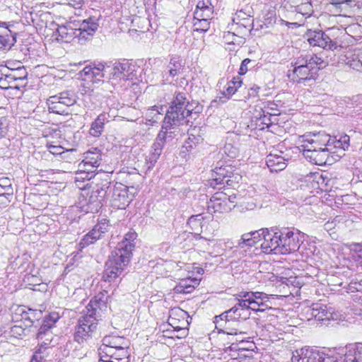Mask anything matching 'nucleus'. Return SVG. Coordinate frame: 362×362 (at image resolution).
Listing matches in <instances>:
<instances>
[{
  "label": "nucleus",
  "mask_w": 362,
  "mask_h": 362,
  "mask_svg": "<svg viewBox=\"0 0 362 362\" xmlns=\"http://www.w3.org/2000/svg\"><path fill=\"white\" fill-rule=\"evenodd\" d=\"M332 62V58L326 54V52L301 54L291 64L293 67L292 73H288V76L298 83L314 80L318 71L325 68Z\"/></svg>",
  "instance_id": "f257e3e1"
},
{
  "label": "nucleus",
  "mask_w": 362,
  "mask_h": 362,
  "mask_svg": "<svg viewBox=\"0 0 362 362\" xmlns=\"http://www.w3.org/2000/svg\"><path fill=\"white\" fill-rule=\"evenodd\" d=\"M86 308V313L78 319L74 337V341L79 344L92 337L98 321L107 309V303L103 296L98 295L90 300Z\"/></svg>",
  "instance_id": "f03ea898"
},
{
  "label": "nucleus",
  "mask_w": 362,
  "mask_h": 362,
  "mask_svg": "<svg viewBox=\"0 0 362 362\" xmlns=\"http://www.w3.org/2000/svg\"><path fill=\"white\" fill-rule=\"evenodd\" d=\"M187 95L186 92L175 93L163 119L162 130L175 134L177 127L189 124L188 117H192L194 106L193 103L189 102Z\"/></svg>",
  "instance_id": "7ed1b4c3"
},
{
  "label": "nucleus",
  "mask_w": 362,
  "mask_h": 362,
  "mask_svg": "<svg viewBox=\"0 0 362 362\" xmlns=\"http://www.w3.org/2000/svg\"><path fill=\"white\" fill-rule=\"evenodd\" d=\"M130 260L127 256L112 251L105 263V269L103 274L104 281L115 284L119 282L122 279L121 276Z\"/></svg>",
  "instance_id": "20e7f679"
},
{
  "label": "nucleus",
  "mask_w": 362,
  "mask_h": 362,
  "mask_svg": "<svg viewBox=\"0 0 362 362\" xmlns=\"http://www.w3.org/2000/svg\"><path fill=\"white\" fill-rule=\"evenodd\" d=\"M106 69L107 79L114 86L122 81L132 80L134 76V66L127 59L114 63L107 62Z\"/></svg>",
  "instance_id": "39448f33"
},
{
  "label": "nucleus",
  "mask_w": 362,
  "mask_h": 362,
  "mask_svg": "<svg viewBox=\"0 0 362 362\" xmlns=\"http://www.w3.org/2000/svg\"><path fill=\"white\" fill-rule=\"evenodd\" d=\"M76 103V97L74 92L66 90L57 95L50 96L47 100L48 110L50 112L68 115L70 114V107Z\"/></svg>",
  "instance_id": "423d86ee"
},
{
  "label": "nucleus",
  "mask_w": 362,
  "mask_h": 362,
  "mask_svg": "<svg viewBox=\"0 0 362 362\" xmlns=\"http://www.w3.org/2000/svg\"><path fill=\"white\" fill-rule=\"evenodd\" d=\"M175 136L172 132H165L160 129L158 134L153 144L151 146V151L145 159L144 170L145 173H148L153 168L158 160L159 159L165 144L171 141Z\"/></svg>",
  "instance_id": "0eeeda50"
},
{
  "label": "nucleus",
  "mask_w": 362,
  "mask_h": 362,
  "mask_svg": "<svg viewBox=\"0 0 362 362\" xmlns=\"http://www.w3.org/2000/svg\"><path fill=\"white\" fill-rule=\"evenodd\" d=\"M305 37L310 46H317L326 49V54L332 59L331 54H328V53L332 54L331 51L335 49L337 45L325 32L321 30H308ZM332 55L334 57L333 53Z\"/></svg>",
  "instance_id": "6e6552de"
},
{
  "label": "nucleus",
  "mask_w": 362,
  "mask_h": 362,
  "mask_svg": "<svg viewBox=\"0 0 362 362\" xmlns=\"http://www.w3.org/2000/svg\"><path fill=\"white\" fill-rule=\"evenodd\" d=\"M281 242L279 251L281 255L290 254L297 251L300 245V233L294 228L281 229Z\"/></svg>",
  "instance_id": "1a4fd4ad"
},
{
  "label": "nucleus",
  "mask_w": 362,
  "mask_h": 362,
  "mask_svg": "<svg viewBox=\"0 0 362 362\" xmlns=\"http://www.w3.org/2000/svg\"><path fill=\"white\" fill-rule=\"evenodd\" d=\"M329 135L324 133L318 134H309L300 136V141L302 144L300 146V150L308 149L311 146V148L315 150H332L328 147Z\"/></svg>",
  "instance_id": "9d476101"
},
{
  "label": "nucleus",
  "mask_w": 362,
  "mask_h": 362,
  "mask_svg": "<svg viewBox=\"0 0 362 362\" xmlns=\"http://www.w3.org/2000/svg\"><path fill=\"white\" fill-rule=\"evenodd\" d=\"M208 211L211 213H228L233 209V201H230L227 193L217 192L208 202Z\"/></svg>",
  "instance_id": "9b49d317"
},
{
  "label": "nucleus",
  "mask_w": 362,
  "mask_h": 362,
  "mask_svg": "<svg viewBox=\"0 0 362 362\" xmlns=\"http://www.w3.org/2000/svg\"><path fill=\"white\" fill-rule=\"evenodd\" d=\"M98 21V19L95 17L76 21L79 43H84L95 34L99 26Z\"/></svg>",
  "instance_id": "f8f14e48"
},
{
  "label": "nucleus",
  "mask_w": 362,
  "mask_h": 362,
  "mask_svg": "<svg viewBox=\"0 0 362 362\" xmlns=\"http://www.w3.org/2000/svg\"><path fill=\"white\" fill-rule=\"evenodd\" d=\"M107 194L106 188L103 186L93 190L86 204L81 208L86 213H96L102 207Z\"/></svg>",
  "instance_id": "ddd939ff"
},
{
  "label": "nucleus",
  "mask_w": 362,
  "mask_h": 362,
  "mask_svg": "<svg viewBox=\"0 0 362 362\" xmlns=\"http://www.w3.org/2000/svg\"><path fill=\"white\" fill-rule=\"evenodd\" d=\"M281 230L267 228L266 235H264V241L261 243V248L265 253L280 254L279 248L281 242Z\"/></svg>",
  "instance_id": "4468645a"
},
{
  "label": "nucleus",
  "mask_w": 362,
  "mask_h": 362,
  "mask_svg": "<svg viewBox=\"0 0 362 362\" xmlns=\"http://www.w3.org/2000/svg\"><path fill=\"white\" fill-rule=\"evenodd\" d=\"M308 314L321 322L337 320L338 317L337 313L334 312L332 308L321 303L313 304L308 310Z\"/></svg>",
  "instance_id": "2eb2a0df"
},
{
  "label": "nucleus",
  "mask_w": 362,
  "mask_h": 362,
  "mask_svg": "<svg viewBox=\"0 0 362 362\" xmlns=\"http://www.w3.org/2000/svg\"><path fill=\"white\" fill-rule=\"evenodd\" d=\"M310 148L300 150L302 151L305 158L313 164L322 165L327 163L329 153L332 150H315V148H311L312 146H309Z\"/></svg>",
  "instance_id": "dca6fc26"
},
{
  "label": "nucleus",
  "mask_w": 362,
  "mask_h": 362,
  "mask_svg": "<svg viewBox=\"0 0 362 362\" xmlns=\"http://www.w3.org/2000/svg\"><path fill=\"white\" fill-rule=\"evenodd\" d=\"M136 237L137 234L135 232H128L125 234L123 240L118 243L113 251L117 252V254L127 256L131 259L132 251L135 247L134 240Z\"/></svg>",
  "instance_id": "f3484780"
},
{
  "label": "nucleus",
  "mask_w": 362,
  "mask_h": 362,
  "mask_svg": "<svg viewBox=\"0 0 362 362\" xmlns=\"http://www.w3.org/2000/svg\"><path fill=\"white\" fill-rule=\"evenodd\" d=\"M129 346H122L119 349H112V348L101 349L99 354L102 357L110 358L117 362H128L129 353L128 351Z\"/></svg>",
  "instance_id": "a211bd4d"
},
{
  "label": "nucleus",
  "mask_w": 362,
  "mask_h": 362,
  "mask_svg": "<svg viewBox=\"0 0 362 362\" xmlns=\"http://www.w3.org/2000/svg\"><path fill=\"white\" fill-rule=\"evenodd\" d=\"M279 153H270L266 158V164L271 172L281 171L287 166L288 158L282 155V151Z\"/></svg>",
  "instance_id": "6ab92c4d"
},
{
  "label": "nucleus",
  "mask_w": 362,
  "mask_h": 362,
  "mask_svg": "<svg viewBox=\"0 0 362 362\" xmlns=\"http://www.w3.org/2000/svg\"><path fill=\"white\" fill-rule=\"evenodd\" d=\"M101 151L95 148L89 150L84 153V158L79 164V168L86 169V166H90L92 168H97L101 163Z\"/></svg>",
  "instance_id": "aec40b11"
},
{
  "label": "nucleus",
  "mask_w": 362,
  "mask_h": 362,
  "mask_svg": "<svg viewBox=\"0 0 362 362\" xmlns=\"http://www.w3.org/2000/svg\"><path fill=\"white\" fill-rule=\"evenodd\" d=\"M57 32L61 40L69 42L74 38L78 39L76 21H69L64 25H57Z\"/></svg>",
  "instance_id": "412c9836"
},
{
  "label": "nucleus",
  "mask_w": 362,
  "mask_h": 362,
  "mask_svg": "<svg viewBox=\"0 0 362 362\" xmlns=\"http://www.w3.org/2000/svg\"><path fill=\"white\" fill-rule=\"evenodd\" d=\"M16 42V37L6 26V23L0 22V49L9 50Z\"/></svg>",
  "instance_id": "4be33fe9"
},
{
  "label": "nucleus",
  "mask_w": 362,
  "mask_h": 362,
  "mask_svg": "<svg viewBox=\"0 0 362 362\" xmlns=\"http://www.w3.org/2000/svg\"><path fill=\"white\" fill-rule=\"evenodd\" d=\"M216 0H199L197 4L194 15L197 18H212Z\"/></svg>",
  "instance_id": "5701e85b"
},
{
  "label": "nucleus",
  "mask_w": 362,
  "mask_h": 362,
  "mask_svg": "<svg viewBox=\"0 0 362 362\" xmlns=\"http://www.w3.org/2000/svg\"><path fill=\"white\" fill-rule=\"evenodd\" d=\"M122 346H129L128 339L120 336H106L103 339V344L99 349L112 348V349H119Z\"/></svg>",
  "instance_id": "b1692460"
},
{
  "label": "nucleus",
  "mask_w": 362,
  "mask_h": 362,
  "mask_svg": "<svg viewBox=\"0 0 362 362\" xmlns=\"http://www.w3.org/2000/svg\"><path fill=\"white\" fill-rule=\"evenodd\" d=\"M359 345H361V342L350 345L348 351L344 356L339 357V362H362Z\"/></svg>",
  "instance_id": "393cba45"
},
{
  "label": "nucleus",
  "mask_w": 362,
  "mask_h": 362,
  "mask_svg": "<svg viewBox=\"0 0 362 362\" xmlns=\"http://www.w3.org/2000/svg\"><path fill=\"white\" fill-rule=\"evenodd\" d=\"M227 173L228 170H226L225 168L216 167L211 175L212 179L211 180L210 185L213 187L224 184L230 185L229 182H230V180L228 178Z\"/></svg>",
  "instance_id": "a878e982"
},
{
  "label": "nucleus",
  "mask_w": 362,
  "mask_h": 362,
  "mask_svg": "<svg viewBox=\"0 0 362 362\" xmlns=\"http://www.w3.org/2000/svg\"><path fill=\"white\" fill-rule=\"evenodd\" d=\"M199 281L197 279L186 278L181 279L173 290L176 293H190L195 287L199 285Z\"/></svg>",
  "instance_id": "bb28decb"
},
{
  "label": "nucleus",
  "mask_w": 362,
  "mask_h": 362,
  "mask_svg": "<svg viewBox=\"0 0 362 362\" xmlns=\"http://www.w3.org/2000/svg\"><path fill=\"white\" fill-rule=\"evenodd\" d=\"M350 137L346 134H340L335 136H330L329 139L328 147L332 148L341 149L346 151L349 147Z\"/></svg>",
  "instance_id": "cd10ccee"
},
{
  "label": "nucleus",
  "mask_w": 362,
  "mask_h": 362,
  "mask_svg": "<svg viewBox=\"0 0 362 362\" xmlns=\"http://www.w3.org/2000/svg\"><path fill=\"white\" fill-rule=\"evenodd\" d=\"M227 315L228 313L226 310L218 316L215 317L214 323L216 324V327H221V331L223 333H226L227 334H237L238 329L235 328H231L228 325Z\"/></svg>",
  "instance_id": "c85d7f7f"
},
{
  "label": "nucleus",
  "mask_w": 362,
  "mask_h": 362,
  "mask_svg": "<svg viewBox=\"0 0 362 362\" xmlns=\"http://www.w3.org/2000/svg\"><path fill=\"white\" fill-rule=\"evenodd\" d=\"M107 121V115L103 112L92 122L89 134L95 137H99L104 131L105 122Z\"/></svg>",
  "instance_id": "c756f323"
},
{
  "label": "nucleus",
  "mask_w": 362,
  "mask_h": 362,
  "mask_svg": "<svg viewBox=\"0 0 362 362\" xmlns=\"http://www.w3.org/2000/svg\"><path fill=\"white\" fill-rule=\"evenodd\" d=\"M182 66L183 65L180 57L178 56L173 57L170 59L166 69L163 71V76L168 74L169 76L174 78L180 74Z\"/></svg>",
  "instance_id": "7c9ffc66"
},
{
  "label": "nucleus",
  "mask_w": 362,
  "mask_h": 362,
  "mask_svg": "<svg viewBox=\"0 0 362 362\" xmlns=\"http://www.w3.org/2000/svg\"><path fill=\"white\" fill-rule=\"evenodd\" d=\"M249 33H241L228 31L223 34L224 42L228 45L241 46L245 42V37Z\"/></svg>",
  "instance_id": "2f4dec72"
},
{
  "label": "nucleus",
  "mask_w": 362,
  "mask_h": 362,
  "mask_svg": "<svg viewBox=\"0 0 362 362\" xmlns=\"http://www.w3.org/2000/svg\"><path fill=\"white\" fill-rule=\"evenodd\" d=\"M107 62H100L97 64H94L93 66V74L91 76V81L97 83L100 81L101 78H105L107 79Z\"/></svg>",
  "instance_id": "473e14b6"
},
{
  "label": "nucleus",
  "mask_w": 362,
  "mask_h": 362,
  "mask_svg": "<svg viewBox=\"0 0 362 362\" xmlns=\"http://www.w3.org/2000/svg\"><path fill=\"white\" fill-rule=\"evenodd\" d=\"M247 294L250 296V300H254V302H256L260 307L265 308H270V300L268 294L258 291H247Z\"/></svg>",
  "instance_id": "72a5a7b5"
},
{
  "label": "nucleus",
  "mask_w": 362,
  "mask_h": 362,
  "mask_svg": "<svg viewBox=\"0 0 362 362\" xmlns=\"http://www.w3.org/2000/svg\"><path fill=\"white\" fill-rule=\"evenodd\" d=\"M163 112V107L153 106L148 109L146 113V125L153 126L157 124L160 119V115Z\"/></svg>",
  "instance_id": "f704fd0d"
},
{
  "label": "nucleus",
  "mask_w": 362,
  "mask_h": 362,
  "mask_svg": "<svg viewBox=\"0 0 362 362\" xmlns=\"http://www.w3.org/2000/svg\"><path fill=\"white\" fill-rule=\"evenodd\" d=\"M60 316L57 313H51L45 317L43 322L39 329L38 334H45V332L52 328L59 320Z\"/></svg>",
  "instance_id": "c9c22d12"
},
{
  "label": "nucleus",
  "mask_w": 362,
  "mask_h": 362,
  "mask_svg": "<svg viewBox=\"0 0 362 362\" xmlns=\"http://www.w3.org/2000/svg\"><path fill=\"white\" fill-rule=\"evenodd\" d=\"M211 18H197V16L194 15V23H193V30L194 32L199 33H205L210 28V22Z\"/></svg>",
  "instance_id": "e433bc0d"
},
{
  "label": "nucleus",
  "mask_w": 362,
  "mask_h": 362,
  "mask_svg": "<svg viewBox=\"0 0 362 362\" xmlns=\"http://www.w3.org/2000/svg\"><path fill=\"white\" fill-rule=\"evenodd\" d=\"M100 238H101V236L93 228L83 236L79 243V245L81 248L86 247L91 244H93Z\"/></svg>",
  "instance_id": "4c0bfd02"
},
{
  "label": "nucleus",
  "mask_w": 362,
  "mask_h": 362,
  "mask_svg": "<svg viewBox=\"0 0 362 362\" xmlns=\"http://www.w3.org/2000/svg\"><path fill=\"white\" fill-rule=\"evenodd\" d=\"M235 300L237 303L235 304L244 310H248L250 311V303L251 302L250 296L247 294V291H241L235 295Z\"/></svg>",
  "instance_id": "58836bf2"
},
{
  "label": "nucleus",
  "mask_w": 362,
  "mask_h": 362,
  "mask_svg": "<svg viewBox=\"0 0 362 362\" xmlns=\"http://www.w3.org/2000/svg\"><path fill=\"white\" fill-rule=\"evenodd\" d=\"M4 71L0 76V88L5 90L12 88L14 78L10 72L6 71V68H4Z\"/></svg>",
  "instance_id": "ea45409f"
},
{
  "label": "nucleus",
  "mask_w": 362,
  "mask_h": 362,
  "mask_svg": "<svg viewBox=\"0 0 362 362\" xmlns=\"http://www.w3.org/2000/svg\"><path fill=\"white\" fill-rule=\"evenodd\" d=\"M13 194V189L8 186L4 188L0 187V207H6L11 202Z\"/></svg>",
  "instance_id": "a19ab883"
},
{
  "label": "nucleus",
  "mask_w": 362,
  "mask_h": 362,
  "mask_svg": "<svg viewBox=\"0 0 362 362\" xmlns=\"http://www.w3.org/2000/svg\"><path fill=\"white\" fill-rule=\"evenodd\" d=\"M252 235L250 233H244L238 240L236 247L240 249H245L254 247L255 245L254 240L250 238Z\"/></svg>",
  "instance_id": "79ce46f5"
},
{
  "label": "nucleus",
  "mask_w": 362,
  "mask_h": 362,
  "mask_svg": "<svg viewBox=\"0 0 362 362\" xmlns=\"http://www.w3.org/2000/svg\"><path fill=\"white\" fill-rule=\"evenodd\" d=\"M297 13L300 14L303 17L307 18L311 16L313 13V6L309 0L301 3L297 6V8L294 10Z\"/></svg>",
  "instance_id": "37998d69"
},
{
  "label": "nucleus",
  "mask_w": 362,
  "mask_h": 362,
  "mask_svg": "<svg viewBox=\"0 0 362 362\" xmlns=\"http://www.w3.org/2000/svg\"><path fill=\"white\" fill-rule=\"evenodd\" d=\"M321 352L315 350H306L303 352L302 362H320Z\"/></svg>",
  "instance_id": "c03bdc74"
},
{
  "label": "nucleus",
  "mask_w": 362,
  "mask_h": 362,
  "mask_svg": "<svg viewBox=\"0 0 362 362\" xmlns=\"http://www.w3.org/2000/svg\"><path fill=\"white\" fill-rule=\"evenodd\" d=\"M6 71L11 74L14 80H27L28 72L24 66L18 67L16 69H8L7 67H6Z\"/></svg>",
  "instance_id": "a18cd8bd"
},
{
  "label": "nucleus",
  "mask_w": 362,
  "mask_h": 362,
  "mask_svg": "<svg viewBox=\"0 0 362 362\" xmlns=\"http://www.w3.org/2000/svg\"><path fill=\"white\" fill-rule=\"evenodd\" d=\"M265 111L261 109V112L259 113L257 116H255L256 118V126L259 127V129H262L264 128V125L267 127L271 123L269 116H267L264 114Z\"/></svg>",
  "instance_id": "49530a36"
},
{
  "label": "nucleus",
  "mask_w": 362,
  "mask_h": 362,
  "mask_svg": "<svg viewBox=\"0 0 362 362\" xmlns=\"http://www.w3.org/2000/svg\"><path fill=\"white\" fill-rule=\"evenodd\" d=\"M348 292H361L362 293V277L356 276L348 284L347 287Z\"/></svg>",
  "instance_id": "de8ad7c7"
},
{
  "label": "nucleus",
  "mask_w": 362,
  "mask_h": 362,
  "mask_svg": "<svg viewBox=\"0 0 362 362\" xmlns=\"http://www.w3.org/2000/svg\"><path fill=\"white\" fill-rule=\"evenodd\" d=\"M110 226L109 220L102 218L93 228L102 237L103 234L108 231Z\"/></svg>",
  "instance_id": "09e8293b"
},
{
  "label": "nucleus",
  "mask_w": 362,
  "mask_h": 362,
  "mask_svg": "<svg viewBox=\"0 0 362 362\" xmlns=\"http://www.w3.org/2000/svg\"><path fill=\"white\" fill-rule=\"evenodd\" d=\"M197 131L196 128L194 127L192 129H190L188 131L189 137L187 141L185 142V145L184 147L186 148L187 151H189V148H193V144H195L196 143H199V141L202 139L200 136H196L194 135V132Z\"/></svg>",
  "instance_id": "8fccbe9b"
},
{
  "label": "nucleus",
  "mask_w": 362,
  "mask_h": 362,
  "mask_svg": "<svg viewBox=\"0 0 362 362\" xmlns=\"http://www.w3.org/2000/svg\"><path fill=\"white\" fill-rule=\"evenodd\" d=\"M9 125L8 117L0 115V139L5 138L8 134Z\"/></svg>",
  "instance_id": "3c124183"
},
{
  "label": "nucleus",
  "mask_w": 362,
  "mask_h": 362,
  "mask_svg": "<svg viewBox=\"0 0 362 362\" xmlns=\"http://www.w3.org/2000/svg\"><path fill=\"white\" fill-rule=\"evenodd\" d=\"M78 345H76L74 348V349L72 351L71 356L74 358H76L78 359L83 358L84 356H86L88 349L87 346H84L83 344H79L77 343Z\"/></svg>",
  "instance_id": "603ef678"
},
{
  "label": "nucleus",
  "mask_w": 362,
  "mask_h": 362,
  "mask_svg": "<svg viewBox=\"0 0 362 362\" xmlns=\"http://www.w3.org/2000/svg\"><path fill=\"white\" fill-rule=\"evenodd\" d=\"M347 64H349L353 69L362 72V53L358 54L357 57L349 59L347 62Z\"/></svg>",
  "instance_id": "864d4df0"
},
{
  "label": "nucleus",
  "mask_w": 362,
  "mask_h": 362,
  "mask_svg": "<svg viewBox=\"0 0 362 362\" xmlns=\"http://www.w3.org/2000/svg\"><path fill=\"white\" fill-rule=\"evenodd\" d=\"M204 220L202 214H199L197 215L191 216L187 221V224L192 228H197L201 226L202 222Z\"/></svg>",
  "instance_id": "5fc2aeb1"
},
{
  "label": "nucleus",
  "mask_w": 362,
  "mask_h": 362,
  "mask_svg": "<svg viewBox=\"0 0 362 362\" xmlns=\"http://www.w3.org/2000/svg\"><path fill=\"white\" fill-rule=\"evenodd\" d=\"M267 230V228H265L250 232V235H252L250 238H252V239L254 240L255 245L261 240H262V242L264 241V235H266Z\"/></svg>",
  "instance_id": "6e6d98bb"
},
{
  "label": "nucleus",
  "mask_w": 362,
  "mask_h": 362,
  "mask_svg": "<svg viewBox=\"0 0 362 362\" xmlns=\"http://www.w3.org/2000/svg\"><path fill=\"white\" fill-rule=\"evenodd\" d=\"M223 151L231 158H235L238 155V148L233 146L231 144H226L223 147Z\"/></svg>",
  "instance_id": "4d7b16f0"
},
{
  "label": "nucleus",
  "mask_w": 362,
  "mask_h": 362,
  "mask_svg": "<svg viewBox=\"0 0 362 362\" xmlns=\"http://www.w3.org/2000/svg\"><path fill=\"white\" fill-rule=\"evenodd\" d=\"M237 91V87L232 85V83L228 82L226 85V90L222 93L224 95L225 100H221L222 103L228 100L229 98Z\"/></svg>",
  "instance_id": "13d9d810"
},
{
  "label": "nucleus",
  "mask_w": 362,
  "mask_h": 362,
  "mask_svg": "<svg viewBox=\"0 0 362 362\" xmlns=\"http://www.w3.org/2000/svg\"><path fill=\"white\" fill-rule=\"evenodd\" d=\"M113 197L114 200H117V199L119 200L123 199L126 200L127 198V190L126 188L122 189V187H116L114 189L113 192Z\"/></svg>",
  "instance_id": "bf43d9fd"
},
{
  "label": "nucleus",
  "mask_w": 362,
  "mask_h": 362,
  "mask_svg": "<svg viewBox=\"0 0 362 362\" xmlns=\"http://www.w3.org/2000/svg\"><path fill=\"white\" fill-rule=\"evenodd\" d=\"M93 73V66L89 65L84 67L83 69L79 72V75L83 81H91V76Z\"/></svg>",
  "instance_id": "052dcab7"
},
{
  "label": "nucleus",
  "mask_w": 362,
  "mask_h": 362,
  "mask_svg": "<svg viewBox=\"0 0 362 362\" xmlns=\"http://www.w3.org/2000/svg\"><path fill=\"white\" fill-rule=\"evenodd\" d=\"M353 2L352 0H331L330 3L337 8H341L342 7L351 6Z\"/></svg>",
  "instance_id": "680f3d73"
},
{
  "label": "nucleus",
  "mask_w": 362,
  "mask_h": 362,
  "mask_svg": "<svg viewBox=\"0 0 362 362\" xmlns=\"http://www.w3.org/2000/svg\"><path fill=\"white\" fill-rule=\"evenodd\" d=\"M95 177L94 171L89 172H78L76 173V180H90Z\"/></svg>",
  "instance_id": "e2e57ef3"
},
{
  "label": "nucleus",
  "mask_w": 362,
  "mask_h": 362,
  "mask_svg": "<svg viewBox=\"0 0 362 362\" xmlns=\"http://www.w3.org/2000/svg\"><path fill=\"white\" fill-rule=\"evenodd\" d=\"M251 62H252V60L248 58H246L243 60V62L240 64V66L239 72H238L240 75H244L247 73V71L248 70L247 66L250 63H251Z\"/></svg>",
  "instance_id": "0e129e2a"
},
{
  "label": "nucleus",
  "mask_w": 362,
  "mask_h": 362,
  "mask_svg": "<svg viewBox=\"0 0 362 362\" xmlns=\"http://www.w3.org/2000/svg\"><path fill=\"white\" fill-rule=\"evenodd\" d=\"M251 26L250 24L245 25V24H240L239 23H237V28L235 30V33H248L251 30Z\"/></svg>",
  "instance_id": "69168bd1"
},
{
  "label": "nucleus",
  "mask_w": 362,
  "mask_h": 362,
  "mask_svg": "<svg viewBox=\"0 0 362 362\" xmlns=\"http://www.w3.org/2000/svg\"><path fill=\"white\" fill-rule=\"evenodd\" d=\"M67 2H66L65 4L73 7L74 8H81L83 4H84V1L83 0H66Z\"/></svg>",
  "instance_id": "338daca9"
},
{
  "label": "nucleus",
  "mask_w": 362,
  "mask_h": 362,
  "mask_svg": "<svg viewBox=\"0 0 362 362\" xmlns=\"http://www.w3.org/2000/svg\"><path fill=\"white\" fill-rule=\"evenodd\" d=\"M320 362H339V358L321 352Z\"/></svg>",
  "instance_id": "774afa93"
}]
</instances>
